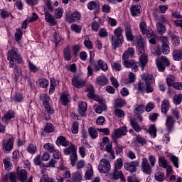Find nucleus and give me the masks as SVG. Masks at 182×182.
<instances>
[{
  "instance_id": "nucleus-1",
  "label": "nucleus",
  "mask_w": 182,
  "mask_h": 182,
  "mask_svg": "<svg viewBox=\"0 0 182 182\" xmlns=\"http://www.w3.org/2000/svg\"><path fill=\"white\" fill-rule=\"evenodd\" d=\"M146 40L140 36L137 38L136 41V50L139 52L140 64L141 69H144L147 65V55H146Z\"/></svg>"
},
{
  "instance_id": "nucleus-2",
  "label": "nucleus",
  "mask_w": 182,
  "mask_h": 182,
  "mask_svg": "<svg viewBox=\"0 0 182 182\" xmlns=\"http://www.w3.org/2000/svg\"><path fill=\"white\" fill-rule=\"evenodd\" d=\"M7 60H9V66L11 68H15V66H18V65H21L23 62L18 49L14 48L8 51Z\"/></svg>"
},
{
  "instance_id": "nucleus-3",
  "label": "nucleus",
  "mask_w": 182,
  "mask_h": 182,
  "mask_svg": "<svg viewBox=\"0 0 182 182\" xmlns=\"http://www.w3.org/2000/svg\"><path fill=\"white\" fill-rule=\"evenodd\" d=\"M124 42L123 37V29L122 27H118L114 31V36H112V47L116 50L117 48L122 47Z\"/></svg>"
},
{
  "instance_id": "nucleus-4",
  "label": "nucleus",
  "mask_w": 182,
  "mask_h": 182,
  "mask_svg": "<svg viewBox=\"0 0 182 182\" xmlns=\"http://www.w3.org/2000/svg\"><path fill=\"white\" fill-rule=\"evenodd\" d=\"M156 156L154 155H150L149 159L147 158H143L141 162V170L145 174H151L152 167L156 166Z\"/></svg>"
},
{
  "instance_id": "nucleus-5",
  "label": "nucleus",
  "mask_w": 182,
  "mask_h": 182,
  "mask_svg": "<svg viewBox=\"0 0 182 182\" xmlns=\"http://www.w3.org/2000/svg\"><path fill=\"white\" fill-rule=\"evenodd\" d=\"M64 154H65V156H69L70 154L71 165L73 166V167H74V166H76V161H77V153L76 146L75 144L70 142L68 145V147L64 149Z\"/></svg>"
},
{
  "instance_id": "nucleus-6",
  "label": "nucleus",
  "mask_w": 182,
  "mask_h": 182,
  "mask_svg": "<svg viewBox=\"0 0 182 182\" xmlns=\"http://www.w3.org/2000/svg\"><path fill=\"white\" fill-rule=\"evenodd\" d=\"M159 39L161 43V50H157V55H168L170 53V41L168 37L161 36Z\"/></svg>"
},
{
  "instance_id": "nucleus-7",
  "label": "nucleus",
  "mask_w": 182,
  "mask_h": 182,
  "mask_svg": "<svg viewBox=\"0 0 182 182\" xmlns=\"http://www.w3.org/2000/svg\"><path fill=\"white\" fill-rule=\"evenodd\" d=\"M141 79L146 84L144 92H146V93H153V92H154V88L151 87L153 75L144 73L141 75Z\"/></svg>"
},
{
  "instance_id": "nucleus-8",
  "label": "nucleus",
  "mask_w": 182,
  "mask_h": 182,
  "mask_svg": "<svg viewBox=\"0 0 182 182\" xmlns=\"http://www.w3.org/2000/svg\"><path fill=\"white\" fill-rule=\"evenodd\" d=\"M124 67L127 69H132V72H137L139 70V65L141 68V64L134 60H124L122 62Z\"/></svg>"
},
{
  "instance_id": "nucleus-9",
  "label": "nucleus",
  "mask_w": 182,
  "mask_h": 182,
  "mask_svg": "<svg viewBox=\"0 0 182 182\" xmlns=\"http://www.w3.org/2000/svg\"><path fill=\"white\" fill-rule=\"evenodd\" d=\"M40 100L43 102V105L46 112H48V114H53V113H55V109H53V108L50 107V104L49 103V95L46 94L41 95Z\"/></svg>"
},
{
  "instance_id": "nucleus-10",
  "label": "nucleus",
  "mask_w": 182,
  "mask_h": 182,
  "mask_svg": "<svg viewBox=\"0 0 182 182\" xmlns=\"http://www.w3.org/2000/svg\"><path fill=\"white\" fill-rule=\"evenodd\" d=\"M156 66L159 72H164L166 66H170V60L166 56H161L159 60H156Z\"/></svg>"
},
{
  "instance_id": "nucleus-11",
  "label": "nucleus",
  "mask_w": 182,
  "mask_h": 182,
  "mask_svg": "<svg viewBox=\"0 0 182 182\" xmlns=\"http://www.w3.org/2000/svg\"><path fill=\"white\" fill-rule=\"evenodd\" d=\"M80 18H82V15L78 11H75L70 14H65V21L68 23H73V22H77V21H80Z\"/></svg>"
},
{
  "instance_id": "nucleus-12",
  "label": "nucleus",
  "mask_w": 182,
  "mask_h": 182,
  "mask_svg": "<svg viewBox=\"0 0 182 182\" xmlns=\"http://www.w3.org/2000/svg\"><path fill=\"white\" fill-rule=\"evenodd\" d=\"M110 167L111 166L109 160L102 159H101L98 166V170L100 171V173H104L106 174V173H109V171H110Z\"/></svg>"
},
{
  "instance_id": "nucleus-13",
  "label": "nucleus",
  "mask_w": 182,
  "mask_h": 182,
  "mask_svg": "<svg viewBox=\"0 0 182 182\" xmlns=\"http://www.w3.org/2000/svg\"><path fill=\"white\" fill-rule=\"evenodd\" d=\"M139 164L140 162L139 161H132L131 162L124 164V167L127 171H129V173H136Z\"/></svg>"
},
{
  "instance_id": "nucleus-14",
  "label": "nucleus",
  "mask_w": 182,
  "mask_h": 182,
  "mask_svg": "<svg viewBox=\"0 0 182 182\" xmlns=\"http://www.w3.org/2000/svg\"><path fill=\"white\" fill-rule=\"evenodd\" d=\"M14 138L2 141V150L4 153H10L12 149H14Z\"/></svg>"
},
{
  "instance_id": "nucleus-15",
  "label": "nucleus",
  "mask_w": 182,
  "mask_h": 182,
  "mask_svg": "<svg viewBox=\"0 0 182 182\" xmlns=\"http://www.w3.org/2000/svg\"><path fill=\"white\" fill-rule=\"evenodd\" d=\"M126 134H127V129L126 127H122L114 130V133L112 134V137L117 144V141L116 139H120L122 136H126Z\"/></svg>"
},
{
  "instance_id": "nucleus-16",
  "label": "nucleus",
  "mask_w": 182,
  "mask_h": 182,
  "mask_svg": "<svg viewBox=\"0 0 182 182\" xmlns=\"http://www.w3.org/2000/svg\"><path fill=\"white\" fill-rule=\"evenodd\" d=\"M71 82L74 87H76V89H82V87H85V86H86V80L79 76L73 77Z\"/></svg>"
},
{
  "instance_id": "nucleus-17",
  "label": "nucleus",
  "mask_w": 182,
  "mask_h": 182,
  "mask_svg": "<svg viewBox=\"0 0 182 182\" xmlns=\"http://www.w3.org/2000/svg\"><path fill=\"white\" fill-rule=\"evenodd\" d=\"M139 28L141 33L143 35H146L147 38H151V36L154 35V33L151 28H147V24H146L144 21L140 23Z\"/></svg>"
},
{
  "instance_id": "nucleus-18",
  "label": "nucleus",
  "mask_w": 182,
  "mask_h": 182,
  "mask_svg": "<svg viewBox=\"0 0 182 182\" xmlns=\"http://www.w3.org/2000/svg\"><path fill=\"white\" fill-rule=\"evenodd\" d=\"M12 119H15V111L10 109L1 117V122L4 123V124H9V122H11Z\"/></svg>"
},
{
  "instance_id": "nucleus-19",
  "label": "nucleus",
  "mask_w": 182,
  "mask_h": 182,
  "mask_svg": "<svg viewBox=\"0 0 182 182\" xmlns=\"http://www.w3.org/2000/svg\"><path fill=\"white\" fill-rule=\"evenodd\" d=\"M100 69L101 70H103V72H106V70L109 69L107 66V63L102 59L98 60L97 64L94 65V70L95 72H99Z\"/></svg>"
},
{
  "instance_id": "nucleus-20",
  "label": "nucleus",
  "mask_w": 182,
  "mask_h": 182,
  "mask_svg": "<svg viewBox=\"0 0 182 182\" xmlns=\"http://www.w3.org/2000/svg\"><path fill=\"white\" fill-rule=\"evenodd\" d=\"M125 36L129 42H133L134 41V36L132 31V26L128 23H124Z\"/></svg>"
},
{
  "instance_id": "nucleus-21",
  "label": "nucleus",
  "mask_w": 182,
  "mask_h": 182,
  "mask_svg": "<svg viewBox=\"0 0 182 182\" xmlns=\"http://www.w3.org/2000/svg\"><path fill=\"white\" fill-rule=\"evenodd\" d=\"M176 124V121L174 120V117L173 116H167L166 120V129L168 133H171L173 132V129H174V124Z\"/></svg>"
},
{
  "instance_id": "nucleus-22",
  "label": "nucleus",
  "mask_w": 182,
  "mask_h": 182,
  "mask_svg": "<svg viewBox=\"0 0 182 182\" xmlns=\"http://www.w3.org/2000/svg\"><path fill=\"white\" fill-rule=\"evenodd\" d=\"M71 100L70 94L68 92H63L60 98V104L63 105V106H69V103H70Z\"/></svg>"
},
{
  "instance_id": "nucleus-23",
  "label": "nucleus",
  "mask_w": 182,
  "mask_h": 182,
  "mask_svg": "<svg viewBox=\"0 0 182 182\" xmlns=\"http://www.w3.org/2000/svg\"><path fill=\"white\" fill-rule=\"evenodd\" d=\"M87 110V103L80 101L78 102V113L80 116L85 117V116H86Z\"/></svg>"
},
{
  "instance_id": "nucleus-24",
  "label": "nucleus",
  "mask_w": 182,
  "mask_h": 182,
  "mask_svg": "<svg viewBox=\"0 0 182 182\" xmlns=\"http://www.w3.org/2000/svg\"><path fill=\"white\" fill-rule=\"evenodd\" d=\"M17 178L21 182H26V178H28V172L25 169H17Z\"/></svg>"
},
{
  "instance_id": "nucleus-25",
  "label": "nucleus",
  "mask_w": 182,
  "mask_h": 182,
  "mask_svg": "<svg viewBox=\"0 0 182 182\" xmlns=\"http://www.w3.org/2000/svg\"><path fill=\"white\" fill-rule=\"evenodd\" d=\"M134 48L130 47L122 55V60H129L130 58H133L134 56Z\"/></svg>"
},
{
  "instance_id": "nucleus-26",
  "label": "nucleus",
  "mask_w": 182,
  "mask_h": 182,
  "mask_svg": "<svg viewBox=\"0 0 182 182\" xmlns=\"http://www.w3.org/2000/svg\"><path fill=\"white\" fill-rule=\"evenodd\" d=\"M44 15H45L46 22H48V23H50V25H51V26H55V25H56L55 16H53V15L50 14V13H49V11H45Z\"/></svg>"
},
{
  "instance_id": "nucleus-27",
  "label": "nucleus",
  "mask_w": 182,
  "mask_h": 182,
  "mask_svg": "<svg viewBox=\"0 0 182 182\" xmlns=\"http://www.w3.org/2000/svg\"><path fill=\"white\" fill-rule=\"evenodd\" d=\"M55 144L57 146H63V147H68L70 144V141L66 139V137L60 136L58 137Z\"/></svg>"
},
{
  "instance_id": "nucleus-28",
  "label": "nucleus",
  "mask_w": 182,
  "mask_h": 182,
  "mask_svg": "<svg viewBox=\"0 0 182 182\" xmlns=\"http://www.w3.org/2000/svg\"><path fill=\"white\" fill-rule=\"evenodd\" d=\"M109 83V79L105 75H100L95 80V84L98 86H106Z\"/></svg>"
},
{
  "instance_id": "nucleus-29",
  "label": "nucleus",
  "mask_w": 182,
  "mask_h": 182,
  "mask_svg": "<svg viewBox=\"0 0 182 182\" xmlns=\"http://www.w3.org/2000/svg\"><path fill=\"white\" fill-rule=\"evenodd\" d=\"M91 28L95 32H97L100 29V25H102V19L100 18H95L91 23Z\"/></svg>"
},
{
  "instance_id": "nucleus-30",
  "label": "nucleus",
  "mask_w": 182,
  "mask_h": 182,
  "mask_svg": "<svg viewBox=\"0 0 182 182\" xmlns=\"http://www.w3.org/2000/svg\"><path fill=\"white\" fill-rule=\"evenodd\" d=\"M14 73V82L15 83L18 82V80H19V77H21V75H22V71L21 70V68H19L18 65H15L13 70Z\"/></svg>"
},
{
  "instance_id": "nucleus-31",
  "label": "nucleus",
  "mask_w": 182,
  "mask_h": 182,
  "mask_svg": "<svg viewBox=\"0 0 182 182\" xmlns=\"http://www.w3.org/2000/svg\"><path fill=\"white\" fill-rule=\"evenodd\" d=\"M132 16H139L141 14V6L139 4L132 5L130 8Z\"/></svg>"
},
{
  "instance_id": "nucleus-32",
  "label": "nucleus",
  "mask_w": 182,
  "mask_h": 182,
  "mask_svg": "<svg viewBox=\"0 0 182 182\" xmlns=\"http://www.w3.org/2000/svg\"><path fill=\"white\" fill-rule=\"evenodd\" d=\"M63 57L64 60H66L68 62L72 60V53L70 52V46L68 45L63 49Z\"/></svg>"
},
{
  "instance_id": "nucleus-33",
  "label": "nucleus",
  "mask_w": 182,
  "mask_h": 182,
  "mask_svg": "<svg viewBox=\"0 0 182 182\" xmlns=\"http://www.w3.org/2000/svg\"><path fill=\"white\" fill-rule=\"evenodd\" d=\"M120 178L123 182H126V178H124V175L122 171H117V169L114 170V173H112V179L113 180H119Z\"/></svg>"
},
{
  "instance_id": "nucleus-34",
  "label": "nucleus",
  "mask_w": 182,
  "mask_h": 182,
  "mask_svg": "<svg viewBox=\"0 0 182 182\" xmlns=\"http://www.w3.org/2000/svg\"><path fill=\"white\" fill-rule=\"evenodd\" d=\"M172 57L173 60L178 62L182 60V49L173 50L172 52Z\"/></svg>"
},
{
  "instance_id": "nucleus-35",
  "label": "nucleus",
  "mask_w": 182,
  "mask_h": 182,
  "mask_svg": "<svg viewBox=\"0 0 182 182\" xmlns=\"http://www.w3.org/2000/svg\"><path fill=\"white\" fill-rule=\"evenodd\" d=\"M23 99H25V95L21 92H17L12 97V100L16 103H21V102H23Z\"/></svg>"
},
{
  "instance_id": "nucleus-36",
  "label": "nucleus",
  "mask_w": 182,
  "mask_h": 182,
  "mask_svg": "<svg viewBox=\"0 0 182 182\" xmlns=\"http://www.w3.org/2000/svg\"><path fill=\"white\" fill-rule=\"evenodd\" d=\"M156 29L159 35H164L166 33V26L161 23V22L156 23Z\"/></svg>"
},
{
  "instance_id": "nucleus-37",
  "label": "nucleus",
  "mask_w": 182,
  "mask_h": 182,
  "mask_svg": "<svg viewBox=\"0 0 182 182\" xmlns=\"http://www.w3.org/2000/svg\"><path fill=\"white\" fill-rule=\"evenodd\" d=\"M154 178L156 181L163 182L166 179L164 172L159 171L154 174Z\"/></svg>"
},
{
  "instance_id": "nucleus-38",
  "label": "nucleus",
  "mask_w": 182,
  "mask_h": 182,
  "mask_svg": "<svg viewBox=\"0 0 182 182\" xmlns=\"http://www.w3.org/2000/svg\"><path fill=\"white\" fill-rule=\"evenodd\" d=\"M22 35H23L22 30H21V28H17L14 34V38H15L16 42H18L19 45H21V40L22 39Z\"/></svg>"
},
{
  "instance_id": "nucleus-39",
  "label": "nucleus",
  "mask_w": 182,
  "mask_h": 182,
  "mask_svg": "<svg viewBox=\"0 0 182 182\" xmlns=\"http://www.w3.org/2000/svg\"><path fill=\"white\" fill-rule=\"evenodd\" d=\"M72 180L73 182H82L83 178L82 177V173L79 171H76L73 174Z\"/></svg>"
},
{
  "instance_id": "nucleus-40",
  "label": "nucleus",
  "mask_w": 182,
  "mask_h": 182,
  "mask_svg": "<svg viewBox=\"0 0 182 182\" xmlns=\"http://www.w3.org/2000/svg\"><path fill=\"white\" fill-rule=\"evenodd\" d=\"M148 132L149 133L150 136L154 139L157 136V129L156 128V125H150Z\"/></svg>"
},
{
  "instance_id": "nucleus-41",
  "label": "nucleus",
  "mask_w": 182,
  "mask_h": 182,
  "mask_svg": "<svg viewBox=\"0 0 182 182\" xmlns=\"http://www.w3.org/2000/svg\"><path fill=\"white\" fill-rule=\"evenodd\" d=\"M168 106H170L168 101L164 100L162 102L161 108L162 113H164V114H167V112H168V109H169Z\"/></svg>"
},
{
  "instance_id": "nucleus-42",
  "label": "nucleus",
  "mask_w": 182,
  "mask_h": 182,
  "mask_svg": "<svg viewBox=\"0 0 182 182\" xmlns=\"http://www.w3.org/2000/svg\"><path fill=\"white\" fill-rule=\"evenodd\" d=\"M88 133L91 137V139H97L98 134H97V130L94 128V127H90L88 129Z\"/></svg>"
},
{
  "instance_id": "nucleus-43",
  "label": "nucleus",
  "mask_w": 182,
  "mask_h": 182,
  "mask_svg": "<svg viewBox=\"0 0 182 182\" xmlns=\"http://www.w3.org/2000/svg\"><path fill=\"white\" fill-rule=\"evenodd\" d=\"M130 124L132 129H134V130H135V132H136L137 133H139L140 130H141V127H140V125L139 124V123L135 120L131 119Z\"/></svg>"
},
{
  "instance_id": "nucleus-44",
  "label": "nucleus",
  "mask_w": 182,
  "mask_h": 182,
  "mask_svg": "<svg viewBox=\"0 0 182 182\" xmlns=\"http://www.w3.org/2000/svg\"><path fill=\"white\" fill-rule=\"evenodd\" d=\"M144 110H146V107L143 105H138L134 111V114H142L144 113Z\"/></svg>"
},
{
  "instance_id": "nucleus-45",
  "label": "nucleus",
  "mask_w": 182,
  "mask_h": 182,
  "mask_svg": "<svg viewBox=\"0 0 182 182\" xmlns=\"http://www.w3.org/2000/svg\"><path fill=\"white\" fill-rule=\"evenodd\" d=\"M38 83L40 87H42V89H46V87L49 86V81H48V80H46V78L39 79Z\"/></svg>"
},
{
  "instance_id": "nucleus-46",
  "label": "nucleus",
  "mask_w": 182,
  "mask_h": 182,
  "mask_svg": "<svg viewBox=\"0 0 182 182\" xmlns=\"http://www.w3.org/2000/svg\"><path fill=\"white\" fill-rule=\"evenodd\" d=\"M11 15V12L8 11L6 9H0V16L2 18V19H6V18H9Z\"/></svg>"
},
{
  "instance_id": "nucleus-47",
  "label": "nucleus",
  "mask_w": 182,
  "mask_h": 182,
  "mask_svg": "<svg viewBox=\"0 0 182 182\" xmlns=\"http://www.w3.org/2000/svg\"><path fill=\"white\" fill-rule=\"evenodd\" d=\"M44 150H46V151H49V153H53L55 150V146L53 144L50 143H46L43 145Z\"/></svg>"
},
{
  "instance_id": "nucleus-48",
  "label": "nucleus",
  "mask_w": 182,
  "mask_h": 182,
  "mask_svg": "<svg viewBox=\"0 0 182 182\" xmlns=\"http://www.w3.org/2000/svg\"><path fill=\"white\" fill-rule=\"evenodd\" d=\"M45 133H53L55 132V127L52 123H47L44 128Z\"/></svg>"
},
{
  "instance_id": "nucleus-49",
  "label": "nucleus",
  "mask_w": 182,
  "mask_h": 182,
  "mask_svg": "<svg viewBox=\"0 0 182 182\" xmlns=\"http://www.w3.org/2000/svg\"><path fill=\"white\" fill-rule=\"evenodd\" d=\"M71 31L75 33H80L82 32V26H79L76 23H73L70 26Z\"/></svg>"
},
{
  "instance_id": "nucleus-50",
  "label": "nucleus",
  "mask_w": 182,
  "mask_h": 182,
  "mask_svg": "<svg viewBox=\"0 0 182 182\" xmlns=\"http://www.w3.org/2000/svg\"><path fill=\"white\" fill-rule=\"evenodd\" d=\"M126 105V100H123L122 97H119L115 100L116 107H123Z\"/></svg>"
},
{
  "instance_id": "nucleus-51",
  "label": "nucleus",
  "mask_w": 182,
  "mask_h": 182,
  "mask_svg": "<svg viewBox=\"0 0 182 182\" xmlns=\"http://www.w3.org/2000/svg\"><path fill=\"white\" fill-rule=\"evenodd\" d=\"M3 163L4 164V168L6 171H11L12 170V162L8 159H4Z\"/></svg>"
},
{
  "instance_id": "nucleus-52",
  "label": "nucleus",
  "mask_w": 182,
  "mask_h": 182,
  "mask_svg": "<svg viewBox=\"0 0 182 182\" xmlns=\"http://www.w3.org/2000/svg\"><path fill=\"white\" fill-rule=\"evenodd\" d=\"M171 161H172L173 166L178 168V157L176 156V155L171 154L169 156Z\"/></svg>"
},
{
  "instance_id": "nucleus-53",
  "label": "nucleus",
  "mask_w": 182,
  "mask_h": 182,
  "mask_svg": "<svg viewBox=\"0 0 182 182\" xmlns=\"http://www.w3.org/2000/svg\"><path fill=\"white\" fill-rule=\"evenodd\" d=\"M136 141L139 144H141V146H144V145L147 144V141H146V139L143 138L140 135H136Z\"/></svg>"
},
{
  "instance_id": "nucleus-54",
  "label": "nucleus",
  "mask_w": 182,
  "mask_h": 182,
  "mask_svg": "<svg viewBox=\"0 0 182 182\" xmlns=\"http://www.w3.org/2000/svg\"><path fill=\"white\" fill-rule=\"evenodd\" d=\"M182 102V95L181 94H177L175 95L173 97V103L174 105H181Z\"/></svg>"
},
{
  "instance_id": "nucleus-55",
  "label": "nucleus",
  "mask_w": 182,
  "mask_h": 182,
  "mask_svg": "<svg viewBox=\"0 0 182 182\" xmlns=\"http://www.w3.org/2000/svg\"><path fill=\"white\" fill-rule=\"evenodd\" d=\"M70 171H68V170H65L64 171V173L63 174V177L60 178L58 182H63L64 181L65 178H66V180H68V178H70Z\"/></svg>"
},
{
  "instance_id": "nucleus-56",
  "label": "nucleus",
  "mask_w": 182,
  "mask_h": 182,
  "mask_svg": "<svg viewBox=\"0 0 182 182\" xmlns=\"http://www.w3.org/2000/svg\"><path fill=\"white\" fill-rule=\"evenodd\" d=\"M40 182H55L52 178H49L47 174H43L41 176Z\"/></svg>"
},
{
  "instance_id": "nucleus-57",
  "label": "nucleus",
  "mask_w": 182,
  "mask_h": 182,
  "mask_svg": "<svg viewBox=\"0 0 182 182\" xmlns=\"http://www.w3.org/2000/svg\"><path fill=\"white\" fill-rule=\"evenodd\" d=\"M63 15V9L58 8L55 11V16L57 19H60Z\"/></svg>"
},
{
  "instance_id": "nucleus-58",
  "label": "nucleus",
  "mask_w": 182,
  "mask_h": 182,
  "mask_svg": "<svg viewBox=\"0 0 182 182\" xmlns=\"http://www.w3.org/2000/svg\"><path fill=\"white\" fill-rule=\"evenodd\" d=\"M27 151L28 153H30V154H35L36 153V151H37L36 146H35L33 144H30L27 147Z\"/></svg>"
},
{
  "instance_id": "nucleus-59",
  "label": "nucleus",
  "mask_w": 182,
  "mask_h": 182,
  "mask_svg": "<svg viewBox=\"0 0 182 182\" xmlns=\"http://www.w3.org/2000/svg\"><path fill=\"white\" fill-rule=\"evenodd\" d=\"M171 39L174 46H178L180 45V37L178 36L175 35Z\"/></svg>"
},
{
  "instance_id": "nucleus-60",
  "label": "nucleus",
  "mask_w": 182,
  "mask_h": 182,
  "mask_svg": "<svg viewBox=\"0 0 182 182\" xmlns=\"http://www.w3.org/2000/svg\"><path fill=\"white\" fill-rule=\"evenodd\" d=\"M12 160L14 164H16L19 160V151L16 150L13 152Z\"/></svg>"
},
{
  "instance_id": "nucleus-61",
  "label": "nucleus",
  "mask_w": 182,
  "mask_h": 182,
  "mask_svg": "<svg viewBox=\"0 0 182 182\" xmlns=\"http://www.w3.org/2000/svg\"><path fill=\"white\" fill-rule=\"evenodd\" d=\"M159 162L160 167H163V168H167V161H166L164 157L159 158Z\"/></svg>"
},
{
  "instance_id": "nucleus-62",
  "label": "nucleus",
  "mask_w": 182,
  "mask_h": 182,
  "mask_svg": "<svg viewBox=\"0 0 182 182\" xmlns=\"http://www.w3.org/2000/svg\"><path fill=\"white\" fill-rule=\"evenodd\" d=\"M112 68L114 70H116L117 72H120V70H122V64L115 62L112 64Z\"/></svg>"
},
{
  "instance_id": "nucleus-63",
  "label": "nucleus",
  "mask_w": 182,
  "mask_h": 182,
  "mask_svg": "<svg viewBox=\"0 0 182 182\" xmlns=\"http://www.w3.org/2000/svg\"><path fill=\"white\" fill-rule=\"evenodd\" d=\"M159 118V114L157 113H150L149 115V119L150 122H157V119Z\"/></svg>"
},
{
  "instance_id": "nucleus-64",
  "label": "nucleus",
  "mask_w": 182,
  "mask_h": 182,
  "mask_svg": "<svg viewBox=\"0 0 182 182\" xmlns=\"http://www.w3.org/2000/svg\"><path fill=\"white\" fill-rule=\"evenodd\" d=\"M114 114L117 117H124V111L120 109H115Z\"/></svg>"
}]
</instances>
